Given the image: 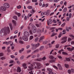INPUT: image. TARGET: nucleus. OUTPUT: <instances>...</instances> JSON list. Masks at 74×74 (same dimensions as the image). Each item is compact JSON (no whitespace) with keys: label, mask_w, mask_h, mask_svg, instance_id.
Segmentation results:
<instances>
[{"label":"nucleus","mask_w":74,"mask_h":74,"mask_svg":"<svg viewBox=\"0 0 74 74\" xmlns=\"http://www.w3.org/2000/svg\"><path fill=\"white\" fill-rule=\"evenodd\" d=\"M36 26L38 27H42V26H41V23H40V24H36Z\"/></svg>","instance_id":"2eb2a0df"},{"label":"nucleus","mask_w":74,"mask_h":74,"mask_svg":"<svg viewBox=\"0 0 74 74\" xmlns=\"http://www.w3.org/2000/svg\"><path fill=\"white\" fill-rule=\"evenodd\" d=\"M29 32L30 34H31V35H33V33L32 32V30H29Z\"/></svg>","instance_id":"37998d69"},{"label":"nucleus","mask_w":74,"mask_h":74,"mask_svg":"<svg viewBox=\"0 0 74 74\" xmlns=\"http://www.w3.org/2000/svg\"><path fill=\"white\" fill-rule=\"evenodd\" d=\"M40 67L39 66H35L34 67V69H35L36 70H37V69H40Z\"/></svg>","instance_id":"a878e982"},{"label":"nucleus","mask_w":74,"mask_h":74,"mask_svg":"<svg viewBox=\"0 0 74 74\" xmlns=\"http://www.w3.org/2000/svg\"><path fill=\"white\" fill-rule=\"evenodd\" d=\"M27 8H28V9H32L33 7L32 6H29L27 7Z\"/></svg>","instance_id":"a19ab883"},{"label":"nucleus","mask_w":74,"mask_h":74,"mask_svg":"<svg viewBox=\"0 0 74 74\" xmlns=\"http://www.w3.org/2000/svg\"><path fill=\"white\" fill-rule=\"evenodd\" d=\"M38 39H39V38L38 37L36 38L35 39V42H37V41H38Z\"/></svg>","instance_id":"e433bc0d"},{"label":"nucleus","mask_w":74,"mask_h":74,"mask_svg":"<svg viewBox=\"0 0 74 74\" xmlns=\"http://www.w3.org/2000/svg\"><path fill=\"white\" fill-rule=\"evenodd\" d=\"M49 58L50 59H54V57L52 56H49Z\"/></svg>","instance_id":"412c9836"},{"label":"nucleus","mask_w":74,"mask_h":74,"mask_svg":"<svg viewBox=\"0 0 74 74\" xmlns=\"http://www.w3.org/2000/svg\"><path fill=\"white\" fill-rule=\"evenodd\" d=\"M29 3H30V2L29 0L26 2V4H29Z\"/></svg>","instance_id":"4d7b16f0"},{"label":"nucleus","mask_w":74,"mask_h":74,"mask_svg":"<svg viewBox=\"0 0 74 74\" xmlns=\"http://www.w3.org/2000/svg\"><path fill=\"white\" fill-rule=\"evenodd\" d=\"M49 74H54V73L52 72V71L49 72Z\"/></svg>","instance_id":"69168bd1"},{"label":"nucleus","mask_w":74,"mask_h":74,"mask_svg":"<svg viewBox=\"0 0 74 74\" xmlns=\"http://www.w3.org/2000/svg\"><path fill=\"white\" fill-rule=\"evenodd\" d=\"M35 12H36V11L34 10V8H32V10H31L30 11V12L32 14H33Z\"/></svg>","instance_id":"4468645a"},{"label":"nucleus","mask_w":74,"mask_h":74,"mask_svg":"<svg viewBox=\"0 0 74 74\" xmlns=\"http://www.w3.org/2000/svg\"><path fill=\"white\" fill-rule=\"evenodd\" d=\"M12 21L14 25H16V21L15 20H12Z\"/></svg>","instance_id":"ea45409f"},{"label":"nucleus","mask_w":74,"mask_h":74,"mask_svg":"<svg viewBox=\"0 0 74 74\" xmlns=\"http://www.w3.org/2000/svg\"><path fill=\"white\" fill-rule=\"evenodd\" d=\"M24 51V48H22L21 50H19V52L20 53H21L22 52H23Z\"/></svg>","instance_id":"dca6fc26"},{"label":"nucleus","mask_w":74,"mask_h":74,"mask_svg":"<svg viewBox=\"0 0 74 74\" xmlns=\"http://www.w3.org/2000/svg\"><path fill=\"white\" fill-rule=\"evenodd\" d=\"M37 33H42L41 32V30L40 29H38L37 30Z\"/></svg>","instance_id":"4be33fe9"},{"label":"nucleus","mask_w":74,"mask_h":74,"mask_svg":"<svg viewBox=\"0 0 74 74\" xmlns=\"http://www.w3.org/2000/svg\"><path fill=\"white\" fill-rule=\"evenodd\" d=\"M53 22L54 23H56V20H53Z\"/></svg>","instance_id":"338daca9"},{"label":"nucleus","mask_w":74,"mask_h":74,"mask_svg":"<svg viewBox=\"0 0 74 74\" xmlns=\"http://www.w3.org/2000/svg\"><path fill=\"white\" fill-rule=\"evenodd\" d=\"M46 59V57H44L43 58H41V60H44Z\"/></svg>","instance_id":"c9c22d12"},{"label":"nucleus","mask_w":74,"mask_h":74,"mask_svg":"<svg viewBox=\"0 0 74 74\" xmlns=\"http://www.w3.org/2000/svg\"><path fill=\"white\" fill-rule=\"evenodd\" d=\"M71 72H72V73H74V70L73 69H71Z\"/></svg>","instance_id":"5fc2aeb1"},{"label":"nucleus","mask_w":74,"mask_h":74,"mask_svg":"<svg viewBox=\"0 0 74 74\" xmlns=\"http://www.w3.org/2000/svg\"><path fill=\"white\" fill-rule=\"evenodd\" d=\"M0 59H1V60H4L5 59V57H3L0 58Z\"/></svg>","instance_id":"49530a36"},{"label":"nucleus","mask_w":74,"mask_h":74,"mask_svg":"<svg viewBox=\"0 0 74 74\" xmlns=\"http://www.w3.org/2000/svg\"><path fill=\"white\" fill-rule=\"evenodd\" d=\"M32 30L33 32L34 33H35L37 31V28L36 27L34 26H33L31 27Z\"/></svg>","instance_id":"7ed1b4c3"},{"label":"nucleus","mask_w":74,"mask_h":74,"mask_svg":"<svg viewBox=\"0 0 74 74\" xmlns=\"http://www.w3.org/2000/svg\"><path fill=\"white\" fill-rule=\"evenodd\" d=\"M44 46H41L40 48H39V50H42L43 49H44Z\"/></svg>","instance_id":"c756f323"},{"label":"nucleus","mask_w":74,"mask_h":74,"mask_svg":"<svg viewBox=\"0 0 74 74\" xmlns=\"http://www.w3.org/2000/svg\"><path fill=\"white\" fill-rule=\"evenodd\" d=\"M3 6L5 7L6 8H8L10 7V5L7 3H5L3 5Z\"/></svg>","instance_id":"423d86ee"},{"label":"nucleus","mask_w":74,"mask_h":74,"mask_svg":"<svg viewBox=\"0 0 74 74\" xmlns=\"http://www.w3.org/2000/svg\"><path fill=\"white\" fill-rule=\"evenodd\" d=\"M65 25H66V23H64L61 25L62 27H64L65 26Z\"/></svg>","instance_id":"72a5a7b5"},{"label":"nucleus","mask_w":74,"mask_h":74,"mask_svg":"<svg viewBox=\"0 0 74 74\" xmlns=\"http://www.w3.org/2000/svg\"><path fill=\"white\" fill-rule=\"evenodd\" d=\"M47 70L48 71H49V72H51V71H52V70L49 68H47Z\"/></svg>","instance_id":"473e14b6"},{"label":"nucleus","mask_w":74,"mask_h":74,"mask_svg":"<svg viewBox=\"0 0 74 74\" xmlns=\"http://www.w3.org/2000/svg\"><path fill=\"white\" fill-rule=\"evenodd\" d=\"M3 56V53H0V57Z\"/></svg>","instance_id":"bf43d9fd"},{"label":"nucleus","mask_w":74,"mask_h":74,"mask_svg":"<svg viewBox=\"0 0 74 74\" xmlns=\"http://www.w3.org/2000/svg\"><path fill=\"white\" fill-rule=\"evenodd\" d=\"M0 9L1 10L3 11H5L7 10L6 8L4 6H2L1 7Z\"/></svg>","instance_id":"20e7f679"},{"label":"nucleus","mask_w":74,"mask_h":74,"mask_svg":"<svg viewBox=\"0 0 74 74\" xmlns=\"http://www.w3.org/2000/svg\"><path fill=\"white\" fill-rule=\"evenodd\" d=\"M36 65L38 67H40L41 66V63L40 62H37L36 63Z\"/></svg>","instance_id":"c85d7f7f"},{"label":"nucleus","mask_w":74,"mask_h":74,"mask_svg":"<svg viewBox=\"0 0 74 74\" xmlns=\"http://www.w3.org/2000/svg\"><path fill=\"white\" fill-rule=\"evenodd\" d=\"M35 61H38V62H41V61L42 60L41 58L35 59Z\"/></svg>","instance_id":"f3484780"},{"label":"nucleus","mask_w":74,"mask_h":74,"mask_svg":"<svg viewBox=\"0 0 74 74\" xmlns=\"http://www.w3.org/2000/svg\"><path fill=\"white\" fill-rule=\"evenodd\" d=\"M67 36L64 37L62 38L61 40L63 41H62L61 43V44H63V43L66 42L67 41Z\"/></svg>","instance_id":"f03ea898"},{"label":"nucleus","mask_w":74,"mask_h":74,"mask_svg":"<svg viewBox=\"0 0 74 74\" xmlns=\"http://www.w3.org/2000/svg\"><path fill=\"white\" fill-rule=\"evenodd\" d=\"M37 73L38 74H41V71H37Z\"/></svg>","instance_id":"603ef678"},{"label":"nucleus","mask_w":74,"mask_h":74,"mask_svg":"<svg viewBox=\"0 0 74 74\" xmlns=\"http://www.w3.org/2000/svg\"><path fill=\"white\" fill-rule=\"evenodd\" d=\"M58 67L59 70H62L63 69L62 68V66H61V65H60V64H58Z\"/></svg>","instance_id":"9b49d317"},{"label":"nucleus","mask_w":74,"mask_h":74,"mask_svg":"<svg viewBox=\"0 0 74 74\" xmlns=\"http://www.w3.org/2000/svg\"><path fill=\"white\" fill-rule=\"evenodd\" d=\"M43 39H44V36H42L40 38H39V40H43Z\"/></svg>","instance_id":"393cba45"},{"label":"nucleus","mask_w":74,"mask_h":74,"mask_svg":"<svg viewBox=\"0 0 74 74\" xmlns=\"http://www.w3.org/2000/svg\"><path fill=\"white\" fill-rule=\"evenodd\" d=\"M53 67H54V68H55V69H58V67H56V66H53Z\"/></svg>","instance_id":"13d9d810"},{"label":"nucleus","mask_w":74,"mask_h":74,"mask_svg":"<svg viewBox=\"0 0 74 74\" xmlns=\"http://www.w3.org/2000/svg\"><path fill=\"white\" fill-rule=\"evenodd\" d=\"M51 12V11L49 10H47V12H44V15H49V12Z\"/></svg>","instance_id":"1a4fd4ad"},{"label":"nucleus","mask_w":74,"mask_h":74,"mask_svg":"<svg viewBox=\"0 0 74 74\" xmlns=\"http://www.w3.org/2000/svg\"><path fill=\"white\" fill-rule=\"evenodd\" d=\"M12 42L11 41H9V42H7V45H8V44H11V43Z\"/></svg>","instance_id":"09e8293b"},{"label":"nucleus","mask_w":74,"mask_h":74,"mask_svg":"<svg viewBox=\"0 0 74 74\" xmlns=\"http://www.w3.org/2000/svg\"><path fill=\"white\" fill-rule=\"evenodd\" d=\"M72 40V39H71V38H68V42H70Z\"/></svg>","instance_id":"79ce46f5"},{"label":"nucleus","mask_w":74,"mask_h":74,"mask_svg":"<svg viewBox=\"0 0 74 74\" xmlns=\"http://www.w3.org/2000/svg\"><path fill=\"white\" fill-rule=\"evenodd\" d=\"M10 57L11 58H15V57L13 55H11Z\"/></svg>","instance_id":"052dcab7"},{"label":"nucleus","mask_w":74,"mask_h":74,"mask_svg":"<svg viewBox=\"0 0 74 74\" xmlns=\"http://www.w3.org/2000/svg\"><path fill=\"white\" fill-rule=\"evenodd\" d=\"M66 61H67L68 62L70 61V59L69 58H66Z\"/></svg>","instance_id":"de8ad7c7"},{"label":"nucleus","mask_w":74,"mask_h":74,"mask_svg":"<svg viewBox=\"0 0 74 74\" xmlns=\"http://www.w3.org/2000/svg\"><path fill=\"white\" fill-rule=\"evenodd\" d=\"M52 19H50L49 20V21H47V25L48 26L50 24H51L52 23Z\"/></svg>","instance_id":"9d476101"},{"label":"nucleus","mask_w":74,"mask_h":74,"mask_svg":"<svg viewBox=\"0 0 74 74\" xmlns=\"http://www.w3.org/2000/svg\"><path fill=\"white\" fill-rule=\"evenodd\" d=\"M62 32H60V33L59 34V35L58 36V37L59 38H60L61 37V36H62Z\"/></svg>","instance_id":"7c9ffc66"},{"label":"nucleus","mask_w":74,"mask_h":74,"mask_svg":"<svg viewBox=\"0 0 74 74\" xmlns=\"http://www.w3.org/2000/svg\"><path fill=\"white\" fill-rule=\"evenodd\" d=\"M9 26H10V27L11 30H12V24L9 23Z\"/></svg>","instance_id":"cd10ccee"},{"label":"nucleus","mask_w":74,"mask_h":74,"mask_svg":"<svg viewBox=\"0 0 74 74\" xmlns=\"http://www.w3.org/2000/svg\"><path fill=\"white\" fill-rule=\"evenodd\" d=\"M67 8H65L63 10L62 12H66L67 11Z\"/></svg>","instance_id":"bb28decb"},{"label":"nucleus","mask_w":74,"mask_h":74,"mask_svg":"<svg viewBox=\"0 0 74 74\" xmlns=\"http://www.w3.org/2000/svg\"><path fill=\"white\" fill-rule=\"evenodd\" d=\"M18 42L20 44H23L24 43L23 41L21 40H19Z\"/></svg>","instance_id":"6ab92c4d"},{"label":"nucleus","mask_w":74,"mask_h":74,"mask_svg":"<svg viewBox=\"0 0 74 74\" xmlns=\"http://www.w3.org/2000/svg\"><path fill=\"white\" fill-rule=\"evenodd\" d=\"M40 45V43H38L37 44H35V47H39Z\"/></svg>","instance_id":"b1692460"},{"label":"nucleus","mask_w":74,"mask_h":74,"mask_svg":"<svg viewBox=\"0 0 74 74\" xmlns=\"http://www.w3.org/2000/svg\"><path fill=\"white\" fill-rule=\"evenodd\" d=\"M24 36H25L26 37H27L29 36V33L27 32H25L24 33Z\"/></svg>","instance_id":"6e6552de"},{"label":"nucleus","mask_w":74,"mask_h":74,"mask_svg":"<svg viewBox=\"0 0 74 74\" xmlns=\"http://www.w3.org/2000/svg\"><path fill=\"white\" fill-rule=\"evenodd\" d=\"M59 44H57L56 45V48L57 49H58L59 48Z\"/></svg>","instance_id":"2f4dec72"},{"label":"nucleus","mask_w":74,"mask_h":74,"mask_svg":"<svg viewBox=\"0 0 74 74\" xmlns=\"http://www.w3.org/2000/svg\"><path fill=\"white\" fill-rule=\"evenodd\" d=\"M56 29V27H51L50 28V30H53V29Z\"/></svg>","instance_id":"a18cd8bd"},{"label":"nucleus","mask_w":74,"mask_h":74,"mask_svg":"<svg viewBox=\"0 0 74 74\" xmlns=\"http://www.w3.org/2000/svg\"><path fill=\"white\" fill-rule=\"evenodd\" d=\"M13 18L14 19L17 21V19H18V17H17V16H14L13 17Z\"/></svg>","instance_id":"aec40b11"},{"label":"nucleus","mask_w":74,"mask_h":74,"mask_svg":"<svg viewBox=\"0 0 74 74\" xmlns=\"http://www.w3.org/2000/svg\"><path fill=\"white\" fill-rule=\"evenodd\" d=\"M33 38V36H30L29 38V40H32Z\"/></svg>","instance_id":"c03bdc74"},{"label":"nucleus","mask_w":74,"mask_h":74,"mask_svg":"<svg viewBox=\"0 0 74 74\" xmlns=\"http://www.w3.org/2000/svg\"><path fill=\"white\" fill-rule=\"evenodd\" d=\"M66 30L67 32H69V29H68L67 27H66Z\"/></svg>","instance_id":"e2e57ef3"},{"label":"nucleus","mask_w":74,"mask_h":74,"mask_svg":"<svg viewBox=\"0 0 74 74\" xmlns=\"http://www.w3.org/2000/svg\"><path fill=\"white\" fill-rule=\"evenodd\" d=\"M16 14L18 15V16H20L21 15V13H16Z\"/></svg>","instance_id":"58836bf2"},{"label":"nucleus","mask_w":74,"mask_h":74,"mask_svg":"<svg viewBox=\"0 0 74 74\" xmlns=\"http://www.w3.org/2000/svg\"><path fill=\"white\" fill-rule=\"evenodd\" d=\"M36 57V55H33L32 56V58H35Z\"/></svg>","instance_id":"6e6d98bb"},{"label":"nucleus","mask_w":74,"mask_h":74,"mask_svg":"<svg viewBox=\"0 0 74 74\" xmlns=\"http://www.w3.org/2000/svg\"><path fill=\"white\" fill-rule=\"evenodd\" d=\"M62 53L63 55H68L67 53L66 52H62Z\"/></svg>","instance_id":"f704fd0d"},{"label":"nucleus","mask_w":74,"mask_h":74,"mask_svg":"<svg viewBox=\"0 0 74 74\" xmlns=\"http://www.w3.org/2000/svg\"><path fill=\"white\" fill-rule=\"evenodd\" d=\"M65 67H66V68H68L69 67V65H68V64H65Z\"/></svg>","instance_id":"3c124183"},{"label":"nucleus","mask_w":74,"mask_h":74,"mask_svg":"<svg viewBox=\"0 0 74 74\" xmlns=\"http://www.w3.org/2000/svg\"><path fill=\"white\" fill-rule=\"evenodd\" d=\"M67 49L69 50V51H73V50L74 49V47H73L72 48L70 47H68L67 48Z\"/></svg>","instance_id":"f8f14e48"},{"label":"nucleus","mask_w":74,"mask_h":74,"mask_svg":"<svg viewBox=\"0 0 74 74\" xmlns=\"http://www.w3.org/2000/svg\"><path fill=\"white\" fill-rule=\"evenodd\" d=\"M68 73H69V74H70L71 73V70H68Z\"/></svg>","instance_id":"680f3d73"},{"label":"nucleus","mask_w":74,"mask_h":74,"mask_svg":"<svg viewBox=\"0 0 74 74\" xmlns=\"http://www.w3.org/2000/svg\"><path fill=\"white\" fill-rule=\"evenodd\" d=\"M10 32V28L8 27L5 28H3L2 29L0 32V35L1 36H3L4 35V34H7L8 33L9 34Z\"/></svg>","instance_id":"f257e3e1"},{"label":"nucleus","mask_w":74,"mask_h":74,"mask_svg":"<svg viewBox=\"0 0 74 74\" xmlns=\"http://www.w3.org/2000/svg\"><path fill=\"white\" fill-rule=\"evenodd\" d=\"M49 62L50 63H53V62H55V60H50Z\"/></svg>","instance_id":"4c0bfd02"},{"label":"nucleus","mask_w":74,"mask_h":74,"mask_svg":"<svg viewBox=\"0 0 74 74\" xmlns=\"http://www.w3.org/2000/svg\"><path fill=\"white\" fill-rule=\"evenodd\" d=\"M72 15V14H71V13H70L69 15V18H71V16Z\"/></svg>","instance_id":"864d4df0"},{"label":"nucleus","mask_w":74,"mask_h":74,"mask_svg":"<svg viewBox=\"0 0 74 74\" xmlns=\"http://www.w3.org/2000/svg\"><path fill=\"white\" fill-rule=\"evenodd\" d=\"M22 39L25 41H27L28 40V38L27 36H23L22 37Z\"/></svg>","instance_id":"39448f33"},{"label":"nucleus","mask_w":74,"mask_h":74,"mask_svg":"<svg viewBox=\"0 0 74 74\" xmlns=\"http://www.w3.org/2000/svg\"><path fill=\"white\" fill-rule=\"evenodd\" d=\"M23 58H24V56H23L20 57V59H21V60L23 59Z\"/></svg>","instance_id":"0e129e2a"},{"label":"nucleus","mask_w":74,"mask_h":74,"mask_svg":"<svg viewBox=\"0 0 74 74\" xmlns=\"http://www.w3.org/2000/svg\"><path fill=\"white\" fill-rule=\"evenodd\" d=\"M28 67L29 69H28V70L30 71V70H32L34 69V68L33 67V65L31 64L30 66H29Z\"/></svg>","instance_id":"0eeeda50"},{"label":"nucleus","mask_w":74,"mask_h":74,"mask_svg":"<svg viewBox=\"0 0 74 74\" xmlns=\"http://www.w3.org/2000/svg\"><path fill=\"white\" fill-rule=\"evenodd\" d=\"M38 51H39V49H37L36 50L34 51L33 52V53H37V52H38Z\"/></svg>","instance_id":"5701e85b"},{"label":"nucleus","mask_w":74,"mask_h":74,"mask_svg":"<svg viewBox=\"0 0 74 74\" xmlns=\"http://www.w3.org/2000/svg\"><path fill=\"white\" fill-rule=\"evenodd\" d=\"M71 44H72V45H74V41H72L71 42Z\"/></svg>","instance_id":"774afa93"},{"label":"nucleus","mask_w":74,"mask_h":74,"mask_svg":"<svg viewBox=\"0 0 74 74\" xmlns=\"http://www.w3.org/2000/svg\"><path fill=\"white\" fill-rule=\"evenodd\" d=\"M21 7H21V6L20 5H19V6H17V8L18 9H19V8H21Z\"/></svg>","instance_id":"8fccbe9b"},{"label":"nucleus","mask_w":74,"mask_h":74,"mask_svg":"<svg viewBox=\"0 0 74 74\" xmlns=\"http://www.w3.org/2000/svg\"><path fill=\"white\" fill-rule=\"evenodd\" d=\"M23 67H24V69H27V66H26V64H23Z\"/></svg>","instance_id":"a211bd4d"},{"label":"nucleus","mask_w":74,"mask_h":74,"mask_svg":"<svg viewBox=\"0 0 74 74\" xmlns=\"http://www.w3.org/2000/svg\"><path fill=\"white\" fill-rule=\"evenodd\" d=\"M17 72H18V73H20L21 71V68L19 67H17Z\"/></svg>","instance_id":"ddd939ff"}]
</instances>
